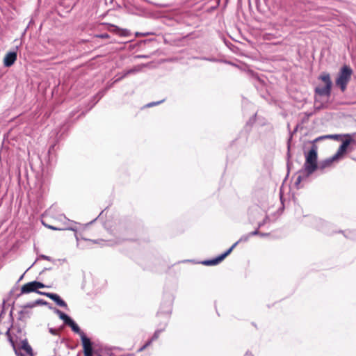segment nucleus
<instances>
[{
  "label": "nucleus",
  "instance_id": "f257e3e1",
  "mask_svg": "<svg viewBox=\"0 0 356 356\" xmlns=\"http://www.w3.org/2000/svg\"><path fill=\"white\" fill-rule=\"evenodd\" d=\"M317 146L313 145L310 150L305 154V162L303 168L299 172L295 184L298 186L303 179H307L318 169Z\"/></svg>",
  "mask_w": 356,
  "mask_h": 356
},
{
  "label": "nucleus",
  "instance_id": "f03ea898",
  "mask_svg": "<svg viewBox=\"0 0 356 356\" xmlns=\"http://www.w3.org/2000/svg\"><path fill=\"white\" fill-rule=\"evenodd\" d=\"M353 70L348 65H343L339 70L338 76L336 79V85L338 86L341 92H344L347 85L351 79Z\"/></svg>",
  "mask_w": 356,
  "mask_h": 356
},
{
  "label": "nucleus",
  "instance_id": "7ed1b4c3",
  "mask_svg": "<svg viewBox=\"0 0 356 356\" xmlns=\"http://www.w3.org/2000/svg\"><path fill=\"white\" fill-rule=\"evenodd\" d=\"M319 79L325 83L324 87H316L314 90L315 93L320 96H326L329 97L331 95V89L332 86V82L330 79V76L328 73H323L320 75Z\"/></svg>",
  "mask_w": 356,
  "mask_h": 356
},
{
  "label": "nucleus",
  "instance_id": "20e7f679",
  "mask_svg": "<svg viewBox=\"0 0 356 356\" xmlns=\"http://www.w3.org/2000/svg\"><path fill=\"white\" fill-rule=\"evenodd\" d=\"M45 287V285L38 281H33L24 284L21 288V294L35 292L38 293V289Z\"/></svg>",
  "mask_w": 356,
  "mask_h": 356
},
{
  "label": "nucleus",
  "instance_id": "39448f33",
  "mask_svg": "<svg viewBox=\"0 0 356 356\" xmlns=\"http://www.w3.org/2000/svg\"><path fill=\"white\" fill-rule=\"evenodd\" d=\"M343 136H345L346 138L344 140L341 145L339 146L337 153L333 155V156L337 160L341 156H342L346 152L349 146V145L353 142L354 140L351 138L350 135L346 134Z\"/></svg>",
  "mask_w": 356,
  "mask_h": 356
},
{
  "label": "nucleus",
  "instance_id": "423d86ee",
  "mask_svg": "<svg viewBox=\"0 0 356 356\" xmlns=\"http://www.w3.org/2000/svg\"><path fill=\"white\" fill-rule=\"evenodd\" d=\"M343 136H345L346 138L344 140L341 145L339 146L337 153L333 155V156L337 160L341 156H342L346 152L349 146V145L353 142L354 140L351 138L350 135L346 134Z\"/></svg>",
  "mask_w": 356,
  "mask_h": 356
},
{
  "label": "nucleus",
  "instance_id": "0eeeda50",
  "mask_svg": "<svg viewBox=\"0 0 356 356\" xmlns=\"http://www.w3.org/2000/svg\"><path fill=\"white\" fill-rule=\"evenodd\" d=\"M38 293L40 295L45 296L54 301L57 305L59 307H63L65 309H67V303L56 293H49V292H41L38 291Z\"/></svg>",
  "mask_w": 356,
  "mask_h": 356
},
{
  "label": "nucleus",
  "instance_id": "6e6552de",
  "mask_svg": "<svg viewBox=\"0 0 356 356\" xmlns=\"http://www.w3.org/2000/svg\"><path fill=\"white\" fill-rule=\"evenodd\" d=\"M17 53L15 51H10L6 54L3 59V65L6 67H10L17 60Z\"/></svg>",
  "mask_w": 356,
  "mask_h": 356
},
{
  "label": "nucleus",
  "instance_id": "1a4fd4ad",
  "mask_svg": "<svg viewBox=\"0 0 356 356\" xmlns=\"http://www.w3.org/2000/svg\"><path fill=\"white\" fill-rule=\"evenodd\" d=\"M19 348L24 350L29 356H33V349L31 346L29 344L28 341L26 338L21 340ZM22 354L24 355L23 353Z\"/></svg>",
  "mask_w": 356,
  "mask_h": 356
},
{
  "label": "nucleus",
  "instance_id": "9d476101",
  "mask_svg": "<svg viewBox=\"0 0 356 356\" xmlns=\"http://www.w3.org/2000/svg\"><path fill=\"white\" fill-rule=\"evenodd\" d=\"M80 337L82 341L83 352L92 350V345L90 339L88 338L85 334H83Z\"/></svg>",
  "mask_w": 356,
  "mask_h": 356
},
{
  "label": "nucleus",
  "instance_id": "9b49d317",
  "mask_svg": "<svg viewBox=\"0 0 356 356\" xmlns=\"http://www.w3.org/2000/svg\"><path fill=\"white\" fill-rule=\"evenodd\" d=\"M334 161H336V159L332 156V157L320 162L319 165H318V168L323 170L327 167H330Z\"/></svg>",
  "mask_w": 356,
  "mask_h": 356
},
{
  "label": "nucleus",
  "instance_id": "f8f14e48",
  "mask_svg": "<svg viewBox=\"0 0 356 356\" xmlns=\"http://www.w3.org/2000/svg\"><path fill=\"white\" fill-rule=\"evenodd\" d=\"M67 325L70 326L72 331L78 334L80 337L82 336L83 334H85L83 331L81 330L79 325L72 318L67 323Z\"/></svg>",
  "mask_w": 356,
  "mask_h": 356
},
{
  "label": "nucleus",
  "instance_id": "ddd939ff",
  "mask_svg": "<svg viewBox=\"0 0 356 356\" xmlns=\"http://www.w3.org/2000/svg\"><path fill=\"white\" fill-rule=\"evenodd\" d=\"M54 312L56 314L59 318L63 321L64 323L67 325V323L70 321L71 318L67 315L66 314L63 313L60 310H59L57 308H54Z\"/></svg>",
  "mask_w": 356,
  "mask_h": 356
},
{
  "label": "nucleus",
  "instance_id": "4468645a",
  "mask_svg": "<svg viewBox=\"0 0 356 356\" xmlns=\"http://www.w3.org/2000/svg\"><path fill=\"white\" fill-rule=\"evenodd\" d=\"M6 335L8 336V339H9V341L10 342L12 346L13 347V349L15 350V354L17 355V356H23V355L22 354L21 351L18 349H17L16 348V345H15V341L13 340L12 336L10 335V330H8L7 332H6Z\"/></svg>",
  "mask_w": 356,
  "mask_h": 356
},
{
  "label": "nucleus",
  "instance_id": "2eb2a0df",
  "mask_svg": "<svg viewBox=\"0 0 356 356\" xmlns=\"http://www.w3.org/2000/svg\"><path fill=\"white\" fill-rule=\"evenodd\" d=\"M221 261L222 259H220V256H218L217 257L212 259L204 260L202 262V264L205 266H213L219 264Z\"/></svg>",
  "mask_w": 356,
  "mask_h": 356
},
{
  "label": "nucleus",
  "instance_id": "dca6fc26",
  "mask_svg": "<svg viewBox=\"0 0 356 356\" xmlns=\"http://www.w3.org/2000/svg\"><path fill=\"white\" fill-rule=\"evenodd\" d=\"M31 315V312L25 309H22L19 312V317L18 319L20 321H26V318H29Z\"/></svg>",
  "mask_w": 356,
  "mask_h": 356
},
{
  "label": "nucleus",
  "instance_id": "f3484780",
  "mask_svg": "<svg viewBox=\"0 0 356 356\" xmlns=\"http://www.w3.org/2000/svg\"><path fill=\"white\" fill-rule=\"evenodd\" d=\"M237 245L238 243H234L227 251L219 255L222 261L232 252Z\"/></svg>",
  "mask_w": 356,
  "mask_h": 356
},
{
  "label": "nucleus",
  "instance_id": "a211bd4d",
  "mask_svg": "<svg viewBox=\"0 0 356 356\" xmlns=\"http://www.w3.org/2000/svg\"><path fill=\"white\" fill-rule=\"evenodd\" d=\"M237 245L238 243H234L227 251L219 255L222 261L232 252Z\"/></svg>",
  "mask_w": 356,
  "mask_h": 356
},
{
  "label": "nucleus",
  "instance_id": "6ab92c4d",
  "mask_svg": "<svg viewBox=\"0 0 356 356\" xmlns=\"http://www.w3.org/2000/svg\"><path fill=\"white\" fill-rule=\"evenodd\" d=\"M237 245L238 243H234L227 251L219 255L222 261L232 252Z\"/></svg>",
  "mask_w": 356,
  "mask_h": 356
},
{
  "label": "nucleus",
  "instance_id": "aec40b11",
  "mask_svg": "<svg viewBox=\"0 0 356 356\" xmlns=\"http://www.w3.org/2000/svg\"><path fill=\"white\" fill-rule=\"evenodd\" d=\"M143 66H144L143 65H136V66L134 67L133 68L128 70V73L129 74L138 73L140 71H141Z\"/></svg>",
  "mask_w": 356,
  "mask_h": 356
},
{
  "label": "nucleus",
  "instance_id": "412c9836",
  "mask_svg": "<svg viewBox=\"0 0 356 356\" xmlns=\"http://www.w3.org/2000/svg\"><path fill=\"white\" fill-rule=\"evenodd\" d=\"M341 135L339 134H330V135H324L323 136V138L324 139H334L336 140H339L341 138Z\"/></svg>",
  "mask_w": 356,
  "mask_h": 356
},
{
  "label": "nucleus",
  "instance_id": "4be33fe9",
  "mask_svg": "<svg viewBox=\"0 0 356 356\" xmlns=\"http://www.w3.org/2000/svg\"><path fill=\"white\" fill-rule=\"evenodd\" d=\"M162 332V330H157L155 331V332L154 333L153 336L152 337V338L148 340V341H151V343L156 340L159 337V334L160 333Z\"/></svg>",
  "mask_w": 356,
  "mask_h": 356
},
{
  "label": "nucleus",
  "instance_id": "5701e85b",
  "mask_svg": "<svg viewBox=\"0 0 356 356\" xmlns=\"http://www.w3.org/2000/svg\"><path fill=\"white\" fill-rule=\"evenodd\" d=\"M345 236L353 240H356V231H349Z\"/></svg>",
  "mask_w": 356,
  "mask_h": 356
},
{
  "label": "nucleus",
  "instance_id": "b1692460",
  "mask_svg": "<svg viewBox=\"0 0 356 356\" xmlns=\"http://www.w3.org/2000/svg\"><path fill=\"white\" fill-rule=\"evenodd\" d=\"M250 238V237L249 234L243 235L236 243H238V244L242 242H246L249 240Z\"/></svg>",
  "mask_w": 356,
  "mask_h": 356
},
{
  "label": "nucleus",
  "instance_id": "393cba45",
  "mask_svg": "<svg viewBox=\"0 0 356 356\" xmlns=\"http://www.w3.org/2000/svg\"><path fill=\"white\" fill-rule=\"evenodd\" d=\"M128 75H129V74L128 73V70H127V71L124 72L123 74L121 76H120L118 78H117L115 80L114 83H117V82L121 81L122 79H123L124 78H125Z\"/></svg>",
  "mask_w": 356,
  "mask_h": 356
},
{
  "label": "nucleus",
  "instance_id": "a878e982",
  "mask_svg": "<svg viewBox=\"0 0 356 356\" xmlns=\"http://www.w3.org/2000/svg\"><path fill=\"white\" fill-rule=\"evenodd\" d=\"M36 305H49V303L43 299H38L35 300Z\"/></svg>",
  "mask_w": 356,
  "mask_h": 356
},
{
  "label": "nucleus",
  "instance_id": "bb28decb",
  "mask_svg": "<svg viewBox=\"0 0 356 356\" xmlns=\"http://www.w3.org/2000/svg\"><path fill=\"white\" fill-rule=\"evenodd\" d=\"M269 220L268 216H266L264 219L258 223V228H260L261 227L264 226L268 221Z\"/></svg>",
  "mask_w": 356,
  "mask_h": 356
},
{
  "label": "nucleus",
  "instance_id": "cd10ccee",
  "mask_svg": "<svg viewBox=\"0 0 356 356\" xmlns=\"http://www.w3.org/2000/svg\"><path fill=\"white\" fill-rule=\"evenodd\" d=\"M95 37L99 38H102V39H106V38H109L110 35L108 33H104L97 34L95 35Z\"/></svg>",
  "mask_w": 356,
  "mask_h": 356
},
{
  "label": "nucleus",
  "instance_id": "c85d7f7f",
  "mask_svg": "<svg viewBox=\"0 0 356 356\" xmlns=\"http://www.w3.org/2000/svg\"><path fill=\"white\" fill-rule=\"evenodd\" d=\"M164 102V99H162L161 101H159V102H150L149 104H147V107H152V106H156L162 102Z\"/></svg>",
  "mask_w": 356,
  "mask_h": 356
},
{
  "label": "nucleus",
  "instance_id": "c756f323",
  "mask_svg": "<svg viewBox=\"0 0 356 356\" xmlns=\"http://www.w3.org/2000/svg\"><path fill=\"white\" fill-rule=\"evenodd\" d=\"M35 306H37V305H36L35 301H34V302H29L26 305H25L24 306V309L32 308V307H34Z\"/></svg>",
  "mask_w": 356,
  "mask_h": 356
},
{
  "label": "nucleus",
  "instance_id": "7c9ffc66",
  "mask_svg": "<svg viewBox=\"0 0 356 356\" xmlns=\"http://www.w3.org/2000/svg\"><path fill=\"white\" fill-rule=\"evenodd\" d=\"M151 345V341H147L142 347L138 349V352L144 350L146 348Z\"/></svg>",
  "mask_w": 356,
  "mask_h": 356
},
{
  "label": "nucleus",
  "instance_id": "2f4dec72",
  "mask_svg": "<svg viewBox=\"0 0 356 356\" xmlns=\"http://www.w3.org/2000/svg\"><path fill=\"white\" fill-rule=\"evenodd\" d=\"M39 258L40 259H45V260H47V261H55L54 260L52 259L51 257H50L49 256H47V255H44V254L40 255Z\"/></svg>",
  "mask_w": 356,
  "mask_h": 356
},
{
  "label": "nucleus",
  "instance_id": "473e14b6",
  "mask_svg": "<svg viewBox=\"0 0 356 356\" xmlns=\"http://www.w3.org/2000/svg\"><path fill=\"white\" fill-rule=\"evenodd\" d=\"M171 312V304L169 302L168 305V308L166 310H160V312H159V313H167V314H169Z\"/></svg>",
  "mask_w": 356,
  "mask_h": 356
},
{
  "label": "nucleus",
  "instance_id": "72a5a7b5",
  "mask_svg": "<svg viewBox=\"0 0 356 356\" xmlns=\"http://www.w3.org/2000/svg\"><path fill=\"white\" fill-rule=\"evenodd\" d=\"M5 305H6V301H5V300H3V302H2V305H1V306H2V309H1V312H0V318H1V317H2V316L5 314V309H4V307H5Z\"/></svg>",
  "mask_w": 356,
  "mask_h": 356
},
{
  "label": "nucleus",
  "instance_id": "f704fd0d",
  "mask_svg": "<svg viewBox=\"0 0 356 356\" xmlns=\"http://www.w3.org/2000/svg\"><path fill=\"white\" fill-rule=\"evenodd\" d=\"M248 234L250 235V237H251V236H253L259 235L260 234V232H259L258 228H257L254 231L251 232H250Z\"/></svg>",
  "mask_w": 356,
  "mask_h": 356
},
{
  "label": "nucleus",
  "instance_id": "c9c22d12",
  "mask_svg": "<svg viewBox=\"0 0 356 356\" xmlns=\"http://www.w3.org/2000/svg\"><path fill=\"white\" fill-rule=\"evenodd\" d=\"M49 331L53 335H58V331L57 330L54 329V328L51 327V328L49 329Z\"/></svg>",
  "mask_w": 356,
  "mask_h": 356
},
{
  "label": "nucleus",
  "instance_id": "e433bc0d",
  "mask_svg": "<svg viewBox=\"0 0 356 356\" xmlns=\"http://www.w3.org/2000/svg\"><path fill=\"white\" fill-rule=\"evenodd\" d=\"M152 33L147 32V33H136V35H143V36H147L149 35H152Z\"/></svg>",
  "mask_w": 356,
  "mask_h": 356
},
{
  "label": "nucleus",
  "instance_id": "4c0bfd02",
  "mask_svg": "<svg viewBox=\"0 0 356 356\" xmlns=\"http://www.w3.org/2000/svg\"><path fill=\"white\" fill-rule=\"evenodd\" d=\"M54 354L52 356H61V355L60 354V353L58 351V348H57V347L54 348Z\"/></svg>",
  "mask_w": 356,
  "mask_h": 356
},
{
  "label": "nucleus",
  "instance_id": "58836bf2",
  "mask_svg": "<svg viewBox=\"0 0 356 356\" xmlns=\"http://www.w3.org/2000/svg\"><path fill=\"white\" fill-rule=\"evenodd\" d=\"M84 356H94V355H93V350H91V351H85V352H84Z\"/></svg>",
  "mask_w": 356,
  "mask_h": 356
},
{
  "label": "nucleus",
  "instance_id": "ea45409f",
  "mask_svg": "<svg viewBox=\"0 0 356 356\" xmlns=\"http://www.w3.org/2000/svg\"><path fill=\"white\" fill-rule=\"evenodd\" d=\"M323 140V136H319V137L316 138L313 141V143L318 142V141H320V140Z\"/></svg>",
  "mask_w": 356,
  "mask_h": 356
},
{
  "label": "nucleus",
  "instance_id": "a19ab883",
  "mask_svg": "<svg viewBox=\"0 0 356 356\" xmlns=\"http://www.w3.org/2000/svg\"><path fill=\"white\" fill-rule=\"evenodd\" d=\"M259 235L262 236V237H264V236H268L269 234L268 233H261V232H260V234Z\"/></svg>",
  "mask_w": 356,
  "mask_h": 356
},
{
  "label": "nucleus",
  "instance_id": "79ce46f5",
  "mask_svg": "<svg viewBox=\"0 0 356 356\" xmlns=\"http://www.w3.org/2000/svg\"><path fill=\"white\" fill-rule=\"evenodd\" d=\"M51 270V268H44L42 271L44 272L45 270Z\"/></svg>",
  "mask_w": 356,
  "mask_h": 356
},
{
  "label": "nucleus",
  "instance_id": "37998d69",
  "mask_svg": "<svg viewBox=\"0 0 356 356\" xmlns=\"http://www.w3.org/2000/svg\"><path fill=\"white\" fill-rule=\"evenodd\" d=\"M244 356H254V355H252L251 353H246V354Z\"/></svg>",
  "mask_w": 356,
  "mask_h": 356
},
{
  "label": "nucleus",
  "instance_id": "c03bdc74",
  "mask_svg": "<svg viewBox=\"0 0 356 356\" xmlns=\"http://www.w3.org/2000/svg\"><path fill=\"white\" fill-rule=\"evenodd\" d=\"M24 274H23V275H22L19 278V280H18L17 282H20V281L22 280V278H23V277H24Z\"/></svg>",
  "mask_w": 356,
  "mask_h": 356
},
{
  "label": "nucleus",
  "instance_id": "a18cd8bd",
  "mask_svg": "<svg viewBox=\"0 0 356 356\" xmlns=\"http://www.w3.org/2000/svg\"><path fill=\"white\" fill-rule=\"evenodd\" d=\"M138 58H147V56H144V55H140V56H138Z\"/></svg>",
  "mask_w": 356,
  "mask_h": 356
},
{
  "label": "nucleus",
  "instance_id": "49530a36",
  "mask_svg": "<svg viewBox=\"0 0 356 356\" xmlns=\"http://www.w3.org/2000/svg\"><path fill=\"white\" fill-rule=\"evenodd\" d=\"M99 216H97V217H96V218H95V220H92V221H91L90 223L91 224V223H92L94 221L97 220V219H98V218H99Z\"/></svg>",
  "mask_w": 356,
  "mask_h": 356
},
{
  "label": "nucleus",
  "instance_id": "de8ad7c7",
  "mask_svg": "<svg viewBox=\"0 0 356 356\" xmlns=\"http://www.w3.org/2000/svg\"><path fill=\"white\" fill-rule=\"evenodd\" d=\"M99 216H97V217H96V218H95V220H92V221H91L90 223L91 224V223H92L94 221L97 220V219H98V218H99Z\"/></svg>",
  "mask_w": 356,
  "mask_h": 356
},
{
  "label": "nucleus",
  "instance_id": "09e8293b",
  "mask_svg": "<svg viewBox=\"0 0 356 356\" xmlns=\"http://www.w3.org/2000/svg\"><path fill=\"white\" fill-rule=\"evenodd\" d=\"M99 216H97V217H96V218H95V220H92V221H91L90 223L91 224V223H92L94 221L97 220V219H98V218H99Z\"/></svg>",
  "mask_w": 356,
  "mask_h": 356
},
{
  "label": "nucleus",
  "instance_id": "8fccbe9b",
  "mask_svg": "<svg viewBox=\"0 0 356 356\" xmlns=\"http://www.w3.org/2000/svg\"><path fill=\"white\" fill-rule=\"evenodd\" d=\"M49 227L50 229H54V230L57 229L56 227H52V226H49Z\"/></svg>",
  "mask_w": 356,
  "mask_h": 356
},
{
  "label": "nucleus",
  "instance_id": "3c124183",
  "mask_svg": "<svg viewBox=\"0 0 356 356\" xmlns=\"http://www.w3.org/2000/svg\"><path fill=\"white\" fill-rule=\"evenodd\" d=\"M47 306H48V307H49V309H53V310H54V308H53L50 305H47Z\"/></svg>",
  "mask_w": 356,
  "mask_h": 356
},
{
  "label": "nucleus",
  "instance_id": "603ef678",
  "mask_svg": "<svg viewBox=\"0 0 356 356\" xmlns=\"http://www.w3.org/2000/svg\"><path fill=\"white\" fill-rule=\"evenodd\" d=\"M54 145H51V146L50 147L49 151H50L51 149H53V148H54Z\"/></svg>",
  "mask_w": 356,
  "mask_h": 356
},
{
  "label": "nucleus",
  "instance_id": "864d4df0",
  "mask_svg": "<svg viewBox=\"0 0 356 356\" xmlns=\"http://www.w3.org/2000/svg\"><path fill=\"white\" fill-rule=\"evenodd\" d=\"M202 59H204V60H210V59L207 58H203Z\"/></svg>",
  "mask_w": 356,
  "mask_h": 356
},
{
  "label": "nucleus",
  "instance_id": "5fc2aeb1",
  "mask_svg": "<svg viewBox=\"0 0 356 356\" xmlns=\"http://www.w3.org/2000/svg\"><path fill=\"white\" fill-rule=\"evenodd\" d=\"M102 97V95H100L99 97H98V99H100V98Z\"/></svg>",
  "mask_w": 356,
  "mask_h": 356
},
{
  "label": "nucleus",
  "instance_id": "6e6d98bb",
  "mask_svg": "<svg viewBox=\"0 0 356 356\" xmlns=\"http://www.w3.org/2000/svg\"><path fill=\"white\" fill-rule=\"evenodd\" d=\"M102 97V95H100L99 97H98V99H100V98Z\"/></svg>",
  "mask_w": 356,
  "mask_h": 356
},
{
  "label": "nucleus",
  "instance_id": "4d7b16f0",
  "mask_svg": "<svg viewBox=\"0 0 356 356\" xmlns=\"http://www.w3.org/2000/svg\"><path fill=\"white\" fill-rule=\"evenodd\" d=\"M102 97V95H100L99 97H98V99H100V98Z\"/></svg>",
  "mask_w": 356,
  "mask_h": 356
}]
</instances>
